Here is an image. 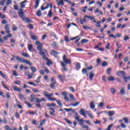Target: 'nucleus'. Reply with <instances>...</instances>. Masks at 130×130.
Listing matches in <instances>:
<instances>
[{
  "label": "nucleus",
  "mask_w": 130,
  "mask_h": 130,
  "mask_svg": "<svg viewBox=\"0 0 130 130\" xmlns=\"http://www.w3.org/2000/svg\"><path fill=\"white\" fill-rule=\"evenodd\" d=\"M43 94L44 97L47 98L49 101H55V100H56V99L51 98L52 96H53V93L49 94L48 91H44Z\"/></svg>",
  "instance_id": "f257e3e1"
},
{
  "label": "nucleus",
  "mask_w": 130,
  "mask_h": 130,
  "mask_svg": "<svg viewBox=\"0 0 130 130\" xmlns=\"http://www.w3.org/2000/svg\"><path fill=\"white\" fill-rule=\"evenodd\" d=\"M15 58H16L17 60H18V61H21V62H24L26 64H29L30 67H31V66L32 65L31 62L28 61V60L26 59H24L23 57L20 58V57L17 56H16Z\"/></svg>",
  "instance_id": "f03ea898"
},
{
  "label": "nucleus",
  "mask_w": 130,
  "mask_h": 130,
  "mask_svg": "<svg viewBox=\"0 0 130 130\" xmlns=\"http://www.w3.org/2000/svg\"><path fill=\"white\" fill-rule=\"evenodd\" d=\"M40 54L42 56L43 59H47L46 56L48 55V53L47 52V51L45 49H43L41 51H40Z\"/></svg>",
  "instance_id": "7ed1b4c3"
},
{
  "label": "nucleus",
  "mask_w": 130,
  "mask_h": 130,
  "mask_svg": "<svg viewBox=\"0 0 130 130\" xmlns=\"http://www.w3.org/2000/svg\"><path fill=\"white\" fill-rule=\"evenodd\" d=\"M62 59L66 66H67V64H69L70 63H72V60H71V59L67 58V55H66V54L63 55Z\"/></svg>",
  "instance_id": "20e7f679"
},
{
  "label": "nucleus",
  "mask_w": 130,
  "mask_h": 130,
  "mask_svg": "<svg viewBox=\"0 0 130 130\" xmlns=\"http://www.w3.org/2000/svg\"><path fill=\"white\" fill-rule=\"evenodd\" d=\"M35 44L37 45V49L39 51H41L43 48V45L40 42L37 41L36 42Z\"/></svg>",
  "instance_id": "39448f33"
},
{
  "label": "nucleus",
  "mask_w": 130,
  "mask_h": 130,
  "mask_svg": "<svg viewBox=\"0 0 130 130\" xmlns=\"http://www.w3.org/2000/svg\"><path fill=\"white\" fill-rule=\"evenodd\" d=\"M29 35L32 40H38V38L37 37L36 35H35V34H33L32 31H30L29 32Z\"/></svg>",
  "instance_id": "423d86ee"
},
{
  "label": "nucleus",
  "mask_w": 130,
  "mask_h": 130,
  "mask_svg": "<svg viewBox=\"0 0 130 130\" xmlns=\"http://www.w3.org/2000/svg\"><path fill=\"white\" fill-rule=\"evenodd\" d=\"M36 102L35 103V104L36 106H37L38 108H41V105L40 104V99H39V98H36Z\"/></svg>",
  "instance_id": "0eeeda50"
},
{
  "label": "nucleus",
  "mask_w": 130,
  "mask_h": 130,
  "mask_svg": "<svg viewBox=\"0 0 130 130\" xmlns=\"http://www.w3.org/2000/svg\"><path fill=\"white\" fill-rule=\"evenodd\" d=\"M57 77H58V79H59L60 82H61V83H63L64 80L65 78L64 75H57Z\"/></svg>",
  "instance_id": "6e6552de"
},
{
  "label": "nucleus",
  "mask_w": 130,
  "mask_h": 130,
  "mask_svg": "<svg viewBox=\"0 0 130 130\" xmlns=\"http://www.w3.org/2000/svg\"><path fill=\"white\" fill-rule=\"evenodd\" d=\"M94 71H92L89 73V77L90 81H93V78H94Z\"/></svg>",
  "instance_id": "1a4fd4ad"
},
{
  "label": "nucleus",
  "mask_w": 130,
  "mask_h": 130,
  "mask_svg": "<svg viewBox=\"0 0 130 130\" xmlns=\"http://www.w3.org/2000/svg\"><path fill=\"white\" fill-rule=\"evenodd\" d=\"M51 55H53L55 57H56V55H57V54H59V53L58 52L54 50H52V51L50 52Z\"/></svg>",
  "instance_id": "9d476101"
},
{
  "label": "nucleus",
  "mask_w": 130,
  "mask_h": 130,
  "mask_svg": "<svg viewBox=\"0 0 130 130\" xmlns=\"http://www.w3.org/2000/svg\"><path fill=\"white\" fill-rule=\"evenodd\" d=\"M48 110H51L49 111V114L51 115H54V113H55V110H54V109L52 108H49L48 109Z\"/></svg>",
  "instance_id": "9b49d317"
},
{
  "label": "nucleus",
  "mask_w": 130,
  "mask_h": 130,
  "mask_svg": "<svg viewBox=\"0 0 130 130\" xmlns=\"http://www.w3.org/2000/svg\"><path fill=\"white\" fill-rule=\"evenodd\" d=\"M4 28L6 30L5 33H10L11 31H10V27H9V25L8 24H6L4 26Z\"/></svg>",
  "instance_id": "f8f14e48"
},
{
  "label": "nucleus",
  "mask_w": 130,
  "mask_h": 130,
  "mask_svg": "<svg viewBox=\"0 0 130 130\" xmlns=\"http://www.w3.org/2000/svg\"><path fill=\"white\" fill-rule=\"evenodd\" d=\"M12 88L14 89V91H17L18 92H21V88H17L16 85H13Z\"/></svg>",
  "instance_id": "ddd939ff"
},
{
  "label": "nucleus",
  "mask_w": 130,
  "mask_h": 130,
  "mask_svg": "<svg viewBox=\"0 0 130 130\" xmlns=\"http://www.w3.org/2000/svg\"><path fill=\"white\" fill-rule=\"evenodd\" d=\"M61 66L63 67V71H64L65 72H68V68L66 67L67 65L64 64V62H63V61L61 62Z\"/></svg>",
  "instance_id": "4468645a"
},
{
  "label": "nucleus",
  "mask_w": 130,
  "mask_h": 130,
  "mask_svg": "<svg viewBox=\"0 0 130 130\" xmlns=\"http://www.w3.org/2000/svg\"><path fill=\"white\" fill-rule=\"evenodd\" d=\"M44 60H46L47 63L46 64L47 66H50L51 64H52V61L50 60H49L48 58H47V59H44Z\"/></svg>",
  "instance_id": "2eb2a0df"
},
{
  "label": "nucleus",
  "mask_w": 130,
  "mask_h": 130,
  "mask_svg": "<svg viewBox=\"0 0 130 130\" xmlns=\"http://www.w3.org/2000/svg\"><path fill=\"white\" fill-rule=\"evenodd\" d=\"M18 14L19 16L20 17V18H21V19L22 20L23 18H24V12H23V11H22V10H21L20 11H19L18 12Z\"/></svg>",
  "instance_id": "dca6fc26"
},
{
  "label": "nucleus",
  "mask_w": 130,
  "mask_h": 130,
  "mask_svg": "<svg viewBox=\"0 0 130 130\" xmlns=\"http://www.w3.org/2000/svg\"><path fill=\"white\" fill-rule=\"evenodd\" d=\"M79 113H80L81 115H83V116H84V117H86V114H85V110H84L83 109L81 108L80 109Z\"/></svg>",
  "instance_id": "f3484780"
},
{
  "label": "nucleus",
  "mask_w": 130,
  "mask_h": 130,
  "mask_svg": "<svg viewBox=\"0 0 130 130\" xmlns=\"http://www.w3.org/2000/svg\"><path fill=\"white\" fill-rule=\"evenodd\" d=\"M108 114L109 115V116H113V115H114V114H115V111H110L108 112Z\"/></svg>",
  "instance_id": "a211bd4d"
},
{
  "label": "nucleus",
  "mask_w": 130,
  "mask_h": 130,
  "mask_svg": "<svg viewBox=\"0 0 130 130\" xmlns=\"http://www.w3.org/2000/svg\"><path fill=\"white\" fill-rule=\"evenodd\" d=\"M123 79L125 83H127V81H130V76H128V77H127L126 76H124L123 77Z\"/></svg>",
  "instance_id": "6ab92c4d"
},
{
  "label": "nucleus",
  "mask_w": 130,
  "mask_h": 130,
  "mask_svg": "<svg viewBox=\"0 0 130 130\" xmlns=\"http://www.w3.org/2000/svg\"><path fill=\"white\" fill-rule=\"evenodd\" d=\"M125 88L122 87L120 90V93L121 95H124V94H125Z\"/></svg>",
  "instance_id": "aec40b11"
},
{
  "label": "nucleus",
  "mask_w": 130,
  "mask_h": 130,
  "mask_svg": "<svg viewBox=\"0 0 130 130\" xmlns=\"http://www.w3.org/2000/svg\"><path fill=\"white\" fill-rule=\"evenodd\" d=\"M24 22H26V23H31V19L28 18L24 17L22 19Z\"/></svg>",
  "instance_id": "412c9836"
},
{
  "label": "nucleus",
  "mask_w": 130,
  "mask_h": 130,
  "mask_svg": "<svg viewBox=\"0 0 130 130\" xmlns=\"http://www.w3.org/2000/svg\"><path fill=\"white\" fill-rule=\"evenodd\" d=\"M90 107L91 109H95V104L94 102H91L90 104Z\"/></svg>",
  "instance_id": "4be33fe9"
},
{
  "label": "nucleus",
  "mask_w": 130,
  "mask_h": 130,
  "mask_svg": "<svg viewBox=\"0 0 130 130\" xmlns=\"http://www.w3.org/2000/svg\"><path fill=\"white\" fill-rule=\"evenodd\" d=\"M47 106H48V107H55V106H56V104L55 103H52V104L48 103L47 104Z\"/></svg>",
  "instance_id": "5701e85b"
},
{
  "label": "nucleus",
  "mask_w": 130,
  "mask_h": 130,
  "mask_svg": "<svg viewBox=\"0 0 130 130\" xmlns=\"http://www.w3.org/2000/svg\"><path fill=\"white\" fill-rule=\"evenodd\" d=\"M34 99H35V95L31 94L30 95V99H29V101L30 102H34Z\"/></svg>",
  "instance_id": "b1692460"
},
{
  "label": "nucleus",
  "mask_w": 130,
  "mask_h": 130,
  "mask_svg": "<svg viewBox=\"0 0 130 130\" xmlns=\"http://www.w3.org/2000/svg\"><path fill=\"white\" fill-rule=\"evenodd\" d=\"M122 119L124 120V122L125 123H128V122H129V120L128 119V118L127 117H123L122 118Z\"/></svg>",
  "instance_id": "393cba45"
},
{
  "label": "nucleus",
  "mask_w": 130,
  "mask_h": 130,
  "mask_svg": "<svg viewBox=\"0 0 130 130\" xmlns=\"http://www.w3.org/2000/svg\"><path fill=\"white\" fill-rule=\"evenodd\" d=\"M117 75L119 76V77H122V76H124V72L120 71L117 73Z\"/></svg>",
  "instance_id": "a878e982"
},
{
  "label": "nucleus",
  "mask_w": 130,
  "mask_h": 130,
  "mask_svg": "<svg viewBox=\"0 0 130 130\" xmlns=\"http://www.w3.org/2000/svg\"><path fill=\"white\" fill-rule=\"evenodd\" d=\"M25 3H27V0H24L23 2H22L20 3V8H25Z\"/></svg>",
  "instance_id": "bb28decb"
},
{
  "label": "nucleus",
  "mask_w": 130,
  "mask_h": 130,
  "mask_svg": "<svg viewBox=\"0 0 130 130\" xmlns=\"http://www.w3.org/2000/svg\"><path fill=\"white\" fill-rule=\"evenodd\" d=\"M36 15L38 16V17H41V16H42V12L41 10H38L36 13Z\"/></svg>",
  "instance_id": "cd10ccee"
},
{
  "label": "nucleus",
  "mask_w": 130,
  "mask_h": 130,
  "mask_svg": "<svg viewBox=\"0 0 130 130\" xmlns=\"http://www.w3.org/2000/svg\"><path fill=\"white\" fill-rule=\"evenodd\" d=\"M52 15H53V13H52V10L51 9L47 15L48 17H49L50 18H51L52 17Z\"/></svg>",
  "instance_id": "c85d7f7f"
},
{
  "label": "nucleus",
  "mask_w": 130,
  "mask_h": 130,
  "mask_svg": "<svg viewBox=\"0 0 130 130\" xmlns=\"http://www.w3.org/2000/svg\"><path fill=\"white\" fill-rule=\"evenodd\" d=\"M30 70L32 73H35L37 72V69H36L35 67H31L30 68Z\"/></svg>",
  "instance_id": "c756f323"
},
{
  "label": "nucleus",
  "mask_w": 130,
  "mask_h": 130,
  "mask_svg": "<svg viewBox=\"0 0 130 130\" xmlns=\"http://www.w3.org/2000/svg\"><path fill=\"white\" fill-rule=\"evenodd\" d=\"M84 18H88V19H90L91 20H94L95 18L94 17H91V16L89 15H85Z\"/></svg>",
  "instance_id": "7c9ffc66"
},
{
  "label": "nucleus",
  "mask_w": 130,
  "mask_h": 130,
  "mask_svg": "<svg viewBox=\"0 0 130 130\" xmlns=\"http://www.w3.org/2000/svg\"><path fill=\"white\" fill-rule=\"evenodd\" d=\"M75 119L78 121L80 120V116H79V114H78V113H75Z\"/></svg>",
  "instance_id": "2f4dec72"
},
{
  "label": "nucleus",
  "mask_w": 130,
  "mask_h": 130,
  "mask_svg": "<svg viewBox=\"0 0 130 130\" xmlns=\"http://www.w3.org/2000/svg\"><path fill=\"white\" fill-rule=\"evenodd\" d=\"M28 49L29 51H32V48H33V45L31 44H28Z\"/></svg>",
  "instance_id": "473e14b6"
},
{
  "label": "nucleus",
  "mask_w": 130,
  "mask_h": 130,
  "mask_svg": "<svg viewBox=\"0 0 130 130\" xmlns=\"http://www.w3.org/2000/svg\"><path fill=\"white\" fill-rule=\"evenodd\" d=\"M110 90H111V93L113 95L115 94V93L116 92V90H115V88H111Z\"/></svg>",
  "instance_id": "72a5a7b5"
},
{
  "label": "nucleus",
  "mask_w": 130,
  "mask_h": 130,
  "mask_svg": "<svg viewBox=\"0 0 130 130\" xmlns=\"http://www.w3.org/2000/svg\"><path fill=\"white\" fill-rule=\"evenodd\" d=\"M46 121V119L43 120L42 121H40V126H42V125H43V124H44V123H45Z\"/></svg>",
  "instance_id": "f704fd0d"
},
{
  "label": "nucleus",
  "mask_w": 130,
  "mask_h": 130,
  "mask_svg": "<svg viewBox=\"0 0 130 130\" xmlns=\"http://www.w3.org/2000/svg\"><path fill=\"white\" fill-rule=\"evenodd\" d=\"M38 6H39V1L36 0L35 2V8L37 9V8H38Z\"/></svg>",
  "instance_id": "c9c22d12"
},
{
  "label": "nucleus",
  "mask_w": 130,
  "mask_h": 130,
  "mask_svg": "<svg viewBox=\"0 0 130 130\" xmlns=\"http://www.w3.org/2000/svg\"><path fill=\"white\" fill-rule=\"evenodd\" d=\"M32 91L34 92V93H40V91L37 89V88H32Z\"/></svg>",
  "instance_id": "e433bc0d"
},
{
  "label": "nucleus",
  "mask_w": 130,
  "mask_h": 130,
  "mask_svg": "<svg viewBox=\"0 0 130 130\" xmlns=\"http://www.w3.org/2000/svg\"><path fill=\"white\" fill-rule=\"evenodd\" d=\"M69 96L72 100H73V101H76V98H75V96H74L73 94H70Z\"/></svg>",
  "instance_id": "4c0bfd02"
},
{
  "label": "nucleus",
  "mask_w": 130,
  "mask_h": 130,
  "mask_svg": "<svg viewBox=\"0 0 130 130\" xmlns=\"http://www.w3.org/2000/svg\"><path fill=\"white\" fill-rule=\"evenodd\" d=\"M58 6L59 7V6H63L64 3L63 0L60 1L58 3Z\"/></svg>",
  "instance_id": "58836bf2"
},
{
  "label": "nucleus",
  "mask_w": 130,
  "mask_h": 130,
  "mask_svg": "<svg viewBox=\"0 0 130 130\" xmlns=\"http://www.w3.org/2000/svg\"><path fill=\"white\" fill-rule=\"evenodd\" d=\"M51 46H53V48H56L57 47V44H56V42H54L51 45Z\"/></svg>",
  "instance_id": "ea45409f"
},
{
  "label": "nucleus",
  "mask_w": 130,
  "mask_h": 130,
  "mask_svg": "<svg viewBox=\"0 0 130 130\" xmlns=\"http://www.w3.org/2000/svg\"><path fill=\"white\" fill-rule=\"evenodd\" d=\"M76 67L77 71H79V70L81 69V64L78 63L77 64H76Z\"/></svg>",
  "instance_id": "a19ab883"
},
{
  "label": "nucleus",
  "mask_w": 130,
  "mask_h": 130,
  "mask_svg": "<svg viewBox=\"0 0 130 130\" xmlns=\"http://www.w3.org/2000/svg\"><path fill=\"white\" fill-rule=\"evenodd\" d=\"M120 126H121V127H122V128H126V125H125V124H124V123H121Z\"/></svg>",
  "instance_id": "79ce46f5"
},
{
  "label": "nucleus",
  "mask_w": 130,
  "mask_h": 130,
  "mask_svg": "<svg viewBox=\"0 0 130 130\" xmlns=\"http://www.w3.org/2000/svg\"><path fill=\"white\" fill-rule=\"evenodd\" d=\"M56 102L60 107H62V104H61V101L60 100H58Z\"/></svg>",
  "instance_id": "37998d69"
},
{
  "label": "nucleus",
  "mask_w": 130,
  "mask_h": 130,
  "mask_svg": "<svg viewBox=\"0 0 130 130\" xmlns=\"http://www.w3.org/2000/svg\"><path fill=\"white\" fill-rule=\"evenodd\" d=\"M25 104H26V105H27V106L29 108H31L32 107V105H31V104H30V103H28V101H25Z\"/></svg>",
  "instance_id": "c03bdc74"
},
{
  "label": "nucleus",
  "mask_w": 130,
  "mask_h": 130,
  "mask_svg": "<svg viewBox=\"0 0 130 130\" xmlns=\"http://www.w3.org/2000/svg\"><path fill=\"white\" fill-rule=\"evenodd\" d=\"M21 55L22 56H24V57H28L29 56V54H26L25 52H22Z\"/></svg>",
  "instance_id": "a18cd8bd"
},
{
  "label": "nucleus",
  "mask_w": 130,
  "mask_h": 130,
  "mask_svg": "<svg viewBox=\"0 0 130 130\" xmlns=\"http://www.w3.org/2000/svg\"><path fill=\"white\" fill-rule=\"evenodd\" d=\"M108 81H114L115 79L113 76H110L108 77Z\"/></svg>",
  "instance_id": "49530a36"
},
{
  "label": "nucleus",
  "mask_w": 130,
  "mask_h": 130,
  "mask_svg": "<svg viewBox=\"0 0 130 130\" xmlns=\"http://www.w3.org/2000/svg\"><path fill=\"white\" fill-rule=\"evenodd\" d=\"M51 82L52 84H56V81H55V80L54 79V77L51 78Z\"/></svg>",
  "instance_id": "de8ad7c7"
},
{
  "label": "nucleus",
  "mask_w": 130,
  "mask_h": 130,
  "mask_svg": "<svg viewBox=\"0 0 130 130\" xmlns=\"http://www.w3.org/2000/svg\"><path fill=\"white\" fill-rule=\"evenodd\" d=\"M0 75L2 78H4V79H6V75L4 74V73H3V72H2V71L1 70H0Z\"/></svg>",
  "instance_id": "09e8293b"
},
{
  "label": "nucleus",
  "mask_w": 130,
  "mask_h": 130,
  "mask_svg": "<svg viewBox=\"0 0 130 130\" xmlns=\"http://www.w3.org/2000/svg\"><path fill=\"white\" fill-rule=\"evenodd\" d=\"M108 64V63H107L106 61L103 62L102 63V67H107Z\"/></svg>",
  "instance_id": "8fccbe9b"
},
{
  "label": "nucleus",
  "mask_w": 130,
  "mask_h": 130,
  "mask_svg": "<svg viewBox=\"0 0 130 130\" xmlns=\"http://www.w3.org/2000/svg\"><path fill=\"white\" fill-rule=\"evenodd\" d=\"M36 114V112H31V111H29L26 112V114H30V115H32L33 114Z\"/></svg>",
  "instance_id": "3c124183"
},
{
  "label": "nucleus",
  "mask_w": 130,
  "mask_h": 130,
  "mask_svg": "<svg viewBox=\"0 0 130 130\" xmlns=\"http://www.w3.org/2000/svg\"><path fill=\"white\" fill-rule=\"evenodd\" d=\"M79 104H80V102H77L75 103V104H71L70 105H71L72 106L76 107V106H78V105H79Z\"/></svg>",
  "instance_id": "603ef678"
},
{
  "label": "nucleus",
  "mask_w": 130,
  "mask_h": 130,
  "mask_svg": "<svg viewBox=\"0 0 130 130\" xmlns=\"http://www.w3.org/2000/svg\"><path fill=\"white\" fill-rule=\"evenodd\" d=\"M69 89L70 90V91H71V92H76V90H75V88L73 86H71L70 87H69Z\"/></svg>",
  "instance_id": "864d4df0"
},
{
  "label": "nucleus",
  "mask_w": 130,
  "mask_h": 130,
  "mask_svg": "<svg viewBox=\"0 0 130 130\" xmlns=\"http://www.w3.org/2000/svg\"><path fill=\"white\" fill-rule=\"evenodd\" d=\"M12 15L14 17V18H18V16H17V13H16L15 12H13L12 13Z\"/></svg>",
  "instance_id": "5fc2aeb1"
},
{
  "label": "nucleus",
  "mask_w": 130,
  "mask_h": 130,
  "mask_svg": "<svg viewBox=\"0 0 130 130\" xmlns=\"http://www.w3.org/2000/svg\"><path fill=\"white\" fill-rule=\"evenodd\" d=\"M15 115L16 118L17 119L20 118V115H19V113H18V112H15Z\"/></svg>",
  "instance_id": "6e6d98bb"
},
{
  "label": "nucleus",
  "mask_w": 130,
  "mask_h": 130,
  "mask_svg": "<svg viewBox=\"0 0 130 130\" xmlns=\"http://www.w3.org/2000/svg\"><path fill=\"white\" fill-rule=\"evenodd\" d=\"M28 84H29V85H31L32 86H34V87H36L37 86L34 82H28Z\"/></svg>",
  "instance_id": "4d7b16f0"
},
{
  "label": "nucleus",
  "mask_w": 130,
  "mask_h": 130,
  "mask_svg": "<svg viewBox=\"0 0 130 130\" xmlns=\"http://www.w3.org/2000/svg\"><path fill=\"white\" fill-rule=\"evenodd\" d=\"M64 120H66V122H67V123H69V124H72V121L69 120V119L65 118Z\"/></svg>",
  "instance_id": "13d9d810"
},
{
  "label": "nucleus",
  "mask_w": 130,
  "mask_h": 130,
  "mask_svg": "<svg viewBox=\"0 0 130 130\" xmlns=\"http://www.w3.org/2000/svg\"><path fill=\"white\" fill-rule=\"evenodd\" d=\"M13 31H17L18 30V28L17 26H15V25H13V28H12Z\"/></svg>",
  "instance_id": "bf43d9fd"
},
{
  "label": "nucleus",
  "mask_w": 130,
  "mask_h": 130,
  "mask_svg": "<svg viewBox=\"0 0 130 130\" xmlns=\"http://www.w3.org/2000/svg\"><path fill=\"white\" fill-rule=\"evenodd\" d=\"M82 74H87V76H88V74L87 73V69H85V68H84L82 70Z\"/></svg>",
  "instance_id": "052dcab7"
},
{
  "label": "nucleus",
  "mask_w": 130,
  "mask_h": 130,
  "mask_svg": "<svg viewBox=\"0 0 130 130\" xmlns=\"http://www.w3.org/2000/svg\"><path fill=\"white\" fill-rule=\"evenodd\" d=\"M82 128H86L88 129L89 128V126L85 125L83 124V125H82V126H81Z\"/></svg>",
  "instance_id": "680f3d73"
},
{
  "label": "nucleus",
  "mask_w": 130,
  "mask_h": 130,
  "mask_svg": "<svg viewBox=\"0 0 130 130\" xmlns=\"http://www.w3.org/2000/svg\"><path fill=\"white\" fill-rule=\"evenodd\" d=\"M19 96H20V98H21L22 99H24V100L26 99L25 98V96H24V94H23L21 93H19Z\"/></svg>",
  "instance_id": "e2e57ef3"
},
{
  "label": "nucleus",
  "mask_w": 130,
  "mask_h": 130,
  "mask_svg": "<svg viewBox=\"0 0 130 130\" xmlns=\"http://www.w3.org/2000/svg\"><path fill=\"white\" fill-rule=\"evenodd\" d=\"M128 39H129V37H128L127 36H125V37L124 38V41H126V40H128Z\"/></svg>",
  "instance_id": "0e129e2a"
},
{
  "label": "nucleus",
  "mask_w": 130,
  "mask_h": 130,
  "mask_svg": "<svg viewBox=\"0 0 130 130\" xmlns=\"http://www.w3.org/2000/svg\"><path fill=\"white\" fill-rule=\"evenodd\" d=\"M98 106L99 107H103V106H104V103L103 102L100 103Z\"/></svg>",
  "instance_id": "69168bd1"
},
{
  "label": "nucleus",
  "mask_w": 130,
  "mask_h": 130,
  "mask_svg": "<svg viewBox=\"0 0 130 130\" xmlns=\"http://www.w3.org/2000/svg\"><path fill=\"white\" fill-rule=\"evenodd\" d=\"M86 42H88V40H86V39H82L81 41V43H86Z\"/></svg>",
  "instance_id": "338daca9"
},
{
  "label": "nucleus",
  "mask_w": 130,
  "mask_h": 130,
  "mask_svg": "<svg viewBox=\"0 0 130 130\" xmlns=\"http://www.w3.org/2000/svg\"><path fill=\"white\" fill-rule=\"evenodd\" d=\"M5 129H6V130H10V129H11V127H10L9 126H8V125H5Z\"/></svg>",
  "instance_id": "774afa93"
}]
</instances>
